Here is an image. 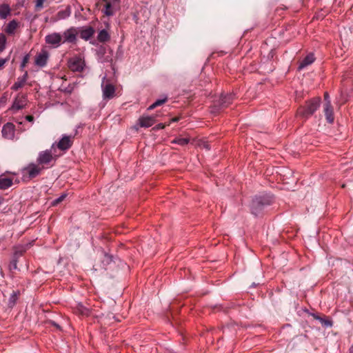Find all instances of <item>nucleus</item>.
I'll return each instance as SVG.
<instances>
[{
	"label": "nucleus",
	"mask_w": 353,
	"mask_h": 353,
	"mask_svg": "<svg viewBox=\"0 0 353 353\" xmlns=\"http://www.w3.org/2000/svg\"><path fill=\"white\" fill-rule=\"evenodd\" d=\"M273 197L270 194L256 196L252 201L250 210L252 214L255 216L261 215L265 208L273 203Z\"/></svg>",
	"instance_id": "1"
},
{
	"label": "nucleus",
	"mask_w": 353,
	"mask_h": 353,
	"mask_svg": "<svg viewBox=\"0 0 353 353\" xmlns=\"http://www.w3.org/2000/svg\"><path fill=\"white\" fill-rule=\"evenodd\" d=\"M321 103L320 97L312 98L308 101L304 106H301L297 110L298 116L305 120L312 116L319 108Z\"/></svg>",
	"instance_id": "2"
},
{
	"label": "nucleus",
	"mask_w": 353,
	"mask_h": 353,
	"mask_svg": "<svg viewBox=\"0 0 353 353\" xmlns=\"http://www.w3.org/2000/svg\"><path fill=\"white\" fill-rule=\"evenodd\" d=\"M43 170V167L37 163H31L23 169V175L28 179H32L40 175Z\"/></svg>",
	"instance_id": "3"
},
{
	"label": "nucleus",
	"mask_w": 353,
	"mask_h": 353,
	"mask_svg": "<svg viewBox=\"0 0 353 353\" xmlns=\"http://www.w3.org/2000/svg\"><path fill=\"white\" fill-rule=\"evenodd\" d=\"M53 160V157L51 151L45 150L39 153L37 159V163L43 167V169L50 168L52 164L51 162Z\"/></svg>",
	"instance_id": "4"
},
{
	"label": "nucleus",
	"mask_w": 353,
	"mask_h": 353,
	"mask_svg": "<svg viewBox=\"0 0 353 353\" xmlns=\"http://www.w3.org/2000/svg\"><path fill=\"white\" fill-rule=\"evenodd\" d=\"M68 67L73 72H81L85 67V61L81 57H74L70 59Z\"/></svg>",
	"instance_id": "5"
},
{
	"label": "nucleus",
	"mask_w": 353,
	"mask_h": 353,
	"mask_svg": "<svg viewBox=\"0 0 353 353\" xmlns=\"http://www.w3.org/2000/svg\"><path fill=\"white\" fill-rule=\"evenodd\" d=\"M79 32L75 28H70L63 32L62 36L63 43H74L77 41V36Z\"/></svg>",
	"instance_id": "6"
},
{
	"label": "nucleus",
	"mask_w": 353,
	"mask_h": 353,
	"mask_svg": "<svg viewBox=\"0 0 353 353\" xmlns=\"http://www.w3.org/2000/svg\"><path fill=\"white\" fill-rule=\"evenodd\" d=\"M45 41L46 43L51 45L54 48L59 47L62 42V36L60 33L54 32L50 34H48L45 37Z\"/></svg>",
	"instance_id": "7"
},
{
	"label": "nucleus",
	"mask_w": 353,
	"mask_h": 353,
	"mask_svg": "<svg viewBox=\"0 0 353 353\" xmlns=\"http://www.w3.org/2000/svg\"><path fill=\"white\" fill-rule=\"evenodd\" d=\"M323 112L327 123H333L334 121V108L331 101H327L323 104Z\"/></svg>",
	"instance_id": "8"
},
{
	"label": "nucleus",
	"mask_w": 353,
	"mask_h": 353,
	"mask_svg": "<svg viewBox=\"0 0 353 353\" xmlns=\"http://www.w3.org/2000/svg\"><path fill=\"white\" fill-rule=\"evenodd\" d=\"M74 136L64 135L58 142L57 147L61 150H68L72 145Z\"/></svg>",
	"instance_id": "9"
},
{
	"label": "nucleus",
	"mask_w": 353,
	"mask_h": 353,
	"mask_svg": "<svg viewBox=\"0 0 353 353\" xmlns=\"http://www.w3.org/2000/svg\"><path fill=\"white\" fill-rule=\"evenodd\" d=\"M234 95L233 94H222L218 101L219 108L223 109L228 107L233 101Z\"/></svg>",
	"instance_id": "10"
},
{
	"label": "nucleus",
	"mask_w": 353,
	"mask_h": 353,
	"mask_svg": "<svg viewBox=\"0 0 353 353\" xmlns=\"http://www.w3.org/2000/svg\"><path fill=\"white\" fill-rule=\"evenodd\" d=\"M103 97L105 99H110L114 97L115 87L111 83L102 85Z\"/></svg>",
	"instance_id": "11"
},
{
	"label": "nucleus",
	"mask_w": 353,
	"mask_h": 353,
	"mask_svg": "<svg viewBox=\"0 0 353 353\" xmlns=\"http://www.w3.org/2000/svg\"><path fill=\"white\" fill-rule=\"evenodd\" d=\"M155 117H141L139 119V125L142 128H149L155 123Z\"/></svg>",
	"instance_id": "12"
},
{
	"label": "nucleus",
	"mask_w": 353,
	"mask_h": 353,
	"mask_svg": "<svg viewBox=\"0 0 353 353\" xmlns=\"http://www.w3.org/2000/svg\"><path fill=\"white\" fill-rule=\"evenodd\" d=\"M94 34V30L93 28L85 27L79 31L80 37L85 41L90 39Z\"/></svg>",
	"instance_id": "13"
},
{
	"label": "nucleus",
	"mask_w": 353,
	"mask_h": 353,
	"mask_svg": "<svg viewBox=\"0 0 353 353\" xmlns=\"http://www.w3.org/2000/svg\"><path fill=\"white\" fill-rule=\"evenodd\" d=\"M315 60V57L312 53L308 54L300 63L298 69L299 70H303L307 66L311 65Z\"/></svg>",
	"instance_id": "14"
},
{
	"label": "nucleus",
	"mask_w": 353,
	"mask_h": 353,
	"mask_svg": "<svg viewBox=\"0 0 353 353\" xmlns=\"http://www.w3.org/2000/svg\"><path fill=\"white\" fill-rule=\"evenodd\" d=\"M11 13V9L8 4L3 3L0 5V18L5 19Z\"/></svg>",
	"instance_id": "15"
},
{
	"label": "nucleus",
	"mask_w": 353,
	"mask_h": 353,
	"mask_svg": "<svg viewBox=\"0 0 353 353\" xmlns=\"http://www.w3.org/2000/svg\"><path fill=\"white\" fill-rule=\"evenodd\" d=\"M18 26V21L15 19H13L6 26L5 32L8 34H12L14 32Z\"/></svg>",
	"instance_id": "16"
},
{
	"label": "nucleus",
	"mask_w": 353,
	"mask_h": 353,
	"mask_svg": "<svg viewBox=\"0 0 353 353\" xmlns=\"http://www.w3.org/2000/svg\"><path fill=\"white\" fill-rule=\"evenodd\" d=\"M97 39L101 43H105L110 39V35L106 30L103 29L99 31Z\"/></svg>",
	"instance_id": "17"
},
{
	"label": "nucleus",
	"mask_w": 353,
	"mask_h": 353,
	"mask_svg": "<svg viewBox=\"0 0 353 353\" xmlns=\"http://www.w3.org/2000/svg\"><path fill=\"white\" fill-rule=\"evenodd\" d=\"M47 59H48V56L46 54H45V53L39 54L36 57L35 63L37 65L43 67L44 65H46V64L47 63Z\"/></svg>",
	"instance_id": "18"
},
{
	"label": "nucleus",
	"mask_w": 353,
	"mask_h": 353,
	"mask_svg": "<svg viewBox=\"0 0 353 353\" xmlns=\"http://www.w3.org/2000/svg\"><path fill=\"white\" fill-rule=\"evenodd\" d=\"M2 134L4 137H10L13 134V125L12 123H6L2 128Z\"/></svg>",
	"instance_id": "19"
},
{
	"label": "nucleus",
	"mask_w": 353,
	"mask_h": 353,
	"mask_svg": "<svg viewBox=\"0 0 353 353\" xmlns=\"http://www.w3.org/2000/svg\"><path fill=\"white\" fill-rule=\"evenodd\" d=\"M12 185V179L10 178H0V189L6 190Z\"/></svg>",
	"instance_id": "20"
},
{
	"label": "nucleus",
	"mask_w": 353,
	"mask_h": 353,
	"mask_svg": "<svg viewBox=\"0 0 353 353\" xmlns=\"http://www.w3.org/2000/svg\"><path fill=\"white\" fill-rule=\"evenodd\" d=\"M21 255V253L18 254L16 252L14 255L13 259L10 261L9 265V268L11 271L17 270V261H18V256Z\"/></svg>",
	"instance_id": "21"
},
{
	"label": "nucleus",
	"mask_w": 353,
	"mask_h": 353,
	"mask_svg": "<svg viewBox=\"0 0 353 353\" xmlns=\"http://www.w3.org/2000/svg\"><path fill=\"white\" fill-rule=\"evenodd\" d=\"M189 139L187 138H176L172 141V143L184 146L186 145L189 143Z\"/></svg>",
	"instance_id": "22"
},
{
	"label": "nucleus",
	"mask_w": 353,
	"mask_h": 353,
	"mask_svg": "<svg viewBox=\"0 0 353 353\" xmlns=\"http://www.w3.org/2000/svg\"><path fill=\"white\" fill-rule=\"evenodd\" d=\"M167 100H168L167 97H165L163 99H158V100H157L154 103H152L148 108V110H152L154 109L155 108L163 105V103H165L167 101Z\"/></svg>",
	"instance_id": "23"
},
{
	"label": "nucleus",
	"mask_w": 353,
	"mask_h": 353,
	"mask_svg": "<svg viewBox=\"0 0 353 353\" xmlns=\"http://www.w3.org/2000/svg\"><path fill=\"white\" fill-rule=\"evenodd\" d=\"M24 85H25L24 79L19 78L17 79V81L12 85V89H13L14 90H17L19 88H22Z\"/></svg>",
	"instance_id": "24"
},
{
	"label": "nucleus",
	"mask_w": 353,
	"mask_h": 353,
	"mask_svg": "<svg viewBox=\"0 0 353 353\" xmlns=\"http://www.w3.org/2000/svg\"><path fill=\"white\" fill-rule=\"evenodd\" d=\"M6 38L4 34H0V52H2L6 48Z\"/></svg>",
	"instance_id": "25"
},
{
	"label": "nucleus",
	"mask_w": 353,
	"mask_h": 353,
	"mask_svg": "<svg viewBox=\"0 0 353 353\" xmlns=\"http://www.w3.org/2000/svg\"><path fill=\"white\" fill-rule=\"evenodd\" d=\"M23 101H22V99H17L16 101H14V108L17 109V110H19V109H21L23 108Z\"/></svg>",
	"instance_id": "26"
},
{
	"label": "nucleus",
	"mask_w": 353,
	"mask_h": 353,
	"mask_svg": "<svg viewBox=\"0 0 353 353\" xmlns=\"http://www.w3.org/2000/svg\"><path fill=\"white\" fill-rule=\"evenodd\" d=\"M46 0H37L36 4H35V10L39 11L41 10L43 7V3Z\"/></svg>",
	"instance_id": "27"
},
{
	"label": "nucleus",
	"mask_w": 353,
	"mask_h": 353,
	"mask_svg": "<svg viewBox=\"0 0 353 353\" xmlns=\"http://www.w3.org/2000/svg\"><path fill=\"white\" fill-rule=\"evenodd\" d=\"M65 197H66V194H62L59 198H57V199H56L55 200L53 201L52 205H58L59 203L62 202L65 199Z\"/></svg>",
	"instance_id": "28"
},
{
	"label": "nucleus",
	"mask_w": 353,
	"mask_h": 353,
	"mask_svg": "<svg viewBox=\"0 0 353 353\" xmlns=\"http://www.w3.org/2000/svg\"><path fill=\"white\" fill-rule=\"evenodd\" d=\"M105 14L108 15V16L112 15V12L110 10V8H111V3H110V2H108L107 3H105Z\"/></svg>",
	"instance_id": "29"
},
{
	"label": "nucleus",
	"mask_w": 353,
	"mask_h": 353,
	"mask_svg": "<svg viewBox=\"0 0 353 353\" xmlns=\"http://www.w3.org/2000/svg\"><path fill=\"white\" fill-rule=\"evenodd\" d=\"M68 15H69V14H66L65 11H59L58 12V16H59V19H63Z\"/></svg>",
	"instance_id": "30"
},
{
	"label": "nucleus",
	"mask_w": 353,
	"mask_h": 353,
	"mask_svg": "<svg viewBox=\"0 0 353 353\" xmlns=\"http://www.w3.org/2000/svg\"><path fill=\"white\" fill-rule=\"evenodd\" d=\"M319 319L321 321V322L324 324L325 325H327V326H331L332 325V323L330 321L328 320H323V319L321 318H319Z\"/></svg>",
	"instance_id": "31"
},
{
	"label": "nucleus",
	"mask_w": 353,
	"mask_h": 353,
	"mask_svg": "<svg viewBox=\"0 0 353 353\" xmlns=\"http://www.w3.org/2000/svg\"><path fill=\"white\" fill-rule=\"evenodd\" d=\"M17 299V295L16 294H13L11 298L10 299V304H12V305H14L15 303V301Z\"/></svg>",
	"instance_id": "32"
},
{
	"label": "nucleus",
	"mask_w": 353,
	"mask_h": 353,
	"mask_svg": "<svg viewBox=\"0 0 353 353\" xmlns=\"http://www.w3.org/2000/svg\"><path fill=\"white\" fill-rule=\"evenodd\" d=\"M165 124H163V123H159L157 124L155 127H154V129L156 130H161V129H163L165 128Z\"/></svg>",
	"instance_id": "33"
},
{
	"label": "nucleus",
	"mask_w": 353,
	"mask_h": 353,
	"mask_svg": "<svg viewBox=\"0 0 353 353\" xmlns=\"http://www.w3.org/2000/svg\"><path fill=\"white\" fill-rule=\"evenodd\" d=\"M6 59H0V70L3 67L4 64L6 63Z\"/></svg>",
	"instance_id": "34"
},
{
	"label": "nucleus",
	"mask_w": 353,
	"mask_h": 353,
	"mask_svg": "<svg viewBox=\"0 0 353 353\" xmlns=\"http://www.w3.org/2000/svg\"><path fill=\"white\" fill-rule=\"evenodd\" d=\"M324 100L325 101V103H326L327 101H330V96L327 92H325V94H324Z\"/></svg>",
	"instance_id": "35"
},
{
	"label": "nucleus",
	"mask_w": 353,
	"mask_h": 353,
	"mask_svg": "<svg viewBox=\"0 0 353 353\" xmlns=\"http://www.w3.org/2000/svg\"><path fill=\"white\" fill-rule=\"evenodd\" d=\"M27 121L30 122H32L34 121V117L32 115H27L26 117Z\"/></svg>",
	"instance_id": "36"
},
{
	"label": "nucleus",
	"mask_w": 353,
	"mask_h": 353,
	"mask_svg": "<svg viewBox=\"0 0 353 353\" xmlns=\"http://www.w3.org/2000/svg\"><path fill=\"white\" fill-rule=\"evenodd\" d=\"M50 323L52 325H53L54 327H55L57 329L61 330V327L57 323H56L54 321H50Z\"/></svg>",
	"instance_id": "37"
},
{
	"label": "nucleus",
	"mask_w": 353,
	"mask_h": 353,
	"mask_svg": "<svg viewBox=\"0 0 353 353\" xmlns=\"http://www.w3.org/2000/svg\"><path fill=\"white\" fill-rule=\"evenodd\" d=\"M28 57H24V59H23V63H22V66H24V65H26V63H27V61H28Z\"/></svg>",
	"instance_id": "38"
},
{
	"label": "nucleus",
	"mask_w": 353,
	"mask_h": 353,
	"mask_svg": "<svg viewBox=\"0 0 353 353\" xmlns=\"http://www.w3.org/2000/svg\"><path fill=\"white\" fill-rule=\"evenodd\" d=\"M27 76H28L27 73H25V74H23V76L21 79H24L25 82H26V80H27Z\"/></svg>",
	"instance_id": "39"
},
{
	"label": "nucleus",
	"mask_w": 353,
	"mask_h": 353,
	"mask_svg": "<svg viewBox=\"0 0 353 353\" xmlns=\"http://www.w3.org/2000/svg\"><path fill=\"white\" fill-rule=\"evenodd\" d=\"M179 117H174L173 119H172V122H177L179 121Z\"/></svg>",
	"instance_id": "40"
},
{
	"label": "nucleus",
	"mask_w": 353,
	"mask_h": 353,
	"mask_svg": "<svg viewBox=\"0 0 353 353\" xmlns=\"http://www.w3.org/2000/svg\"><path fill=\"white\" fill-rule=\"evenodd\" d=\"M3 198L0 196V205L3 203Z\"/></svg>",
	"instance_id": "41"
},
{
	"label": "nucleus",
	"mask_w": 353,
	"mask_h": 353,
	"mask_svg": "<svg viewBox=\"0 0 353 353\" xmlns=\"http://www.w3.org/2000/svg\"><path fill=\"white\" fill-rule=\"evenodd\" d=\"M103 1H105L106 3H107L108 2H110L108 0H103Z\"/></svg>",
	"instance_id": "42"
},
{
	"label": "nucleus",
	"mask_w": 353,
	"mask_h": 353,
	"mask_svg": "<svg viewBox=\"0 0 353 353\" xmlns=\"http://www.w3.org/2000/svg\"><path fill=\"white\" fill-rule=\"evenodd\" d=\"M105 256H106L108 259H110V258H111L110 256H108V255H106Z\"/></svg>",
	"instance_id": "43"
}]
</instances>
